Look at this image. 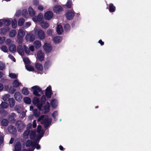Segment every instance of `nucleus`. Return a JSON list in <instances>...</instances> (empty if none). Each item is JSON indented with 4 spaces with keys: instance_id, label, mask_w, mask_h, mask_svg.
<instances>
[{
    "instance_id": "5",
    "label": "nucleus",
    "mask_w": 151,
    "mask_h": 151,
    "mask_svg": "<svg viewBox=\"0 0 151 151\" xmlns=\"http://www.w3.org/2000/svg\"><path fill=\"white\" fill-rule=\"evenodd\" d=\"M33 20L35 22H38L40 24L43 20V16L42 14L40 13L37 17H35L32 18Z\"/></svg>"
},
{
    "instance_id": "59",
    "label": "nucleus",
    "mask_w": 151,
    "mask_h": 151,
    "mask_svg": "<svg viewBox=\"0 0 151 151\" xmlns=\"http://www.w3.org/2000/svg\"><path fill=\"white\" fill-rule=\"evenodd\" d=\"M3 23L8 26L10 24L11 21L9 20H5L3 21Z\"/></svg>"
},
{
    "instance_id": "6",
    "label": "nucleus",
    "mask_w": 151,
    "mask_h": 151,
    "mask_svg": "<svg viewBox=\"0 0 151 151\" xmlns=\"http://www.w3.org/2000/svg\"><path fill=\"white\" fill-rule=\"evenodd\" d=\"M32 89L33 90V93L34 95L37 96H40L39 93L41 92V89L39 86H35L32 87Z\"/></svg>"
},
{
    "instance_id": "56",
    "label": "nucleus",
    "mask_w": 151,
    "mask_h": 151,
    "mask_svg": "<svg viewBox=\"0 0 151 151\" xmlns=\"http://www.w3.org/2000/svg\"><path fill=\"white\" fill-rule=\"evenodd\" d=\"M14 87H11L9 89V92L10 93L13 94L14 92H15L16 91V89L14 88Z\"/></svg>"
},
{
    "instance_id": "10",
    "label": "nucleus",
    "mask_w": 151,
    "mask_h": 151,
    "mask_svg": "<svg viewBox=\"0 0 151 151\" xmlns=\"http://www.w3.org/2000/svg\"><path fill=\"white\" fill-rule=\"evenodd\" d=\"M15 99L18 101H20L22 99V94L19 92H16L14 95Z\"/></svg>"
},
{
    "instance_id": "57",
    "label": "nucleus",
    "mask_w": 151,
    "mask_h": 151,
    "mask_svg": "<svg viewBox=\"0 0 151 151\" xmlns=\"http://www.w3.org/2000/svg\"><path fill=\"white\" fill-rule=\"evenodd\" d=\"M5 65L2 62L0 61V70H3L5 68Z\"/></svg>"
},
{
    "instance_id": "49",
    "label": "nucleus",
    "mask_w": 151,
    "mask_h": 151,
    "mask_svg": "<svg viewBox=\"0 0 151 151\" xmlns=\"http://www.w3.org/2000/svg\"><path fill=\"white\" fill-rule=\"evenodd\" d=\"M1 50L4 52H6L8 51V48L5 45H2L1 47Z\"/></svg>"
},
{
    "instance_id": "35",
    "label": "nucleus",
    "mask_w": 151,
    "mask_h": 151,
    "mask_svg": "<svg viewBox=\"0 0 151 151\" xmlns=\"http://www.w3.org/2000/svg\"><path fill=\"white\" fill-rule=\"evenodd\" d=\"M51 105L53 108H55L57 106V102L55 99H53L51 101Z\"/></svg>"
},
{
    "instance_id": "28",
    "label": "nucleus",
    "mask_w": 151,
    "mask_h": 151,
    "mask_svg": "<svg viewBox=\"0 0 151 151\" xmlns=\"http://www.w3.org/2000/svg\"><path fill=\"white\" fill-rule=\"evenodd\" d=\"M9 103L10 107H13L14 105L15 101L13 98H10L9 99Z\"/></svg>"
},
{
    "instance_id": "60",
    "label": "nucleus",
    "mask_w": 151,
    "mask_h": 151,
    "mask_svg": "<svg viewBox=\"0 0 151 151\" xmlns=\"http://www.w3.org/2000/svg\"><path fill=\"white\" fill-rule=\"evenodd\" d=\"M45 94L47 97H48L49 98H50L51 97V91H46Z\"/></svg>"
},
{
    "instance_id": "38",
    "label": "nucleus",
    "mask_w": 151,
    "mask_h": 151,
    "mask_svg": "<svg viewBox=\"0 0 151 151\" xmlns=\"http://www.w3.org/2000/svg\"><path fill=\"white\" fill-rule=\"evenodd\" d=\"M10 96L9 94H6L3 96L2 99L4 101H7L10 99Z\"/></svg>"
},
{
    "instance_id": "37",
    "label": "nucleus",
    "mask_w": 151,
    "mask_h": 151,
    "mask_svg": "<svg viewBox=\"0 0 151 151\" xmlns=\"http://www.w3.org/2000/svg\"><path fill=\"white\" fill-rule=\"evenodd\" d=\"M8 29V27H5V28H1L0 30V33L4 34L7 32Z\"/></svg>"
},
{
    "instance_id": "33",
    "label": "nucleus",
    "mask_w": 151,
    "mask_h": 151,
    "mask_svg": "<svg viewBox=\"0 0 151 151\" xmlns=\"http://www.w3.org/2000/svg\"><path fill=\"white\" fill-rule=\"evenodd\" d=\"M28 12L29 15L31 16H33L35 14V12L33 9L31 7H29L28 9Z\"/></svg>"
},
{
    "instance_id": "12",
    "label": "nucleus",
    "mask_w": 151,
    "mask_h": 151,
    "mask_svg": "<svg viewBox=\"0 0 151 151\" xmlns=\"http://www.w3.org/2000/svg\"><path fill=\"white\" fill-rule=\"evenodd\" d=\"M37 57L41 61H43L44 59V53L41 50H39L37 53Z\"/></svg>"
},
{
    "instance_id": "13",
    "label": "nucleus",
    "mask_w": 151,
    "mask_h": 151,
    "mask_svg": "<svg viewBox=\"0 0 151 151\" xmlns=\"http://www.w3.org/2000/svg\"><path fill=\"white\" fill-rule=\"evenodd\" d=\"M22 147L20 142H17L14 144L15 151H21Z\"/></svg>"
},
{
    "instance_id": "43",
    "label": "nucleus",
    "mask_w": 151,
    "mask_h": 151,
    "mask_svg": "<svg viewBox=\"0 0 151 151\" xmlns=\"http://www.w3.org/2000/svg\"><path fill=\"white\" fill-rule=\"evenodd\" d=\"M22 14L23 16L26 18H27L28 17V12L26 9H24L23 10Z\"/></svg>"
},
{
    "instance_id": "36",
    "label": "nucleus",
    "mask_w": 151,
    "mask_h": 151,
    "mask_svg": "<svg viewBox=\"0 0 151 151\" xmlns=\"http://www.w3.org/2000/svg\"><path fill=\"white\" fill-rule=\"evenodd\" d=\"M30 137L31 139H33L36 136V132L35 131L32 130H30Z\"/></svg>"
},
{
    "instance_id": "63",
    "label": "nucleus",
    "mask_w": 151,
    "mask_h": 151,
    "mask_svg": "<svg viewBox=\"0 0 151 151\" xmlns=\"http://www.w3.org/2000/svg\"><path fill=\"white\" fill-rule=\"evenodd\" d=\"M44 9V8L43 6L40 5L38 6V9L39 10L41 11H42Z\"/></svg>"
},
{
    "instance_id": "44",
    "label": "nucleus",
    "mask_w": 151,
    "mask_h": 151,
    "mask_svg": "<svg viewBox=\"0 0 151 151\" xmlns=\"http://www.w3.org/2000/svg\"><path fill=\"white\" fill-rule=\"evenodd\" d=\"M12 25L13 28H15L17 26V21L15 19H14L12 21Z\"/></svg>"
},
{
    "instance_id": "51",
    "label": "nucleus",
    "mask_w": 151,
    "mask_h": 151,
    "mask_svg": "<svg viewBox=\"0 0 151 151\" xmlns=\"http://www.w3.org/2000/svg\"><path fill=\"white\" fill-rule=\"evenodd\" d=\"M47 33L49 35H52L54 33V31L52 29H49L47 30Z\"/></svg>"
},
{
    "instance_id": "19",
    "label": "nucleus",
    "mask_w": 151,
    "mask_h": 151,
    "mask_svg": "<svg viewBox=\"0 0 151 151\" xmlns=\"http://www.w3.org/2000/svg\"><path fill=\"white\" fill-rule=\"evenodd\" d=\"M74 13L71 11H69L66 14L67 18L69 20H70L73 17Z\"/></svg>"
},
{
    "instance_id": "48",
    "label": "nucleus",
    "mask_w": 151,
    "mask_h": 151,
    "mask_svg": "<svg viewBox=\"0 0 151 151\" xmlns=\"http://www.w3.org/2000/svg\"><path fill=\"white\" fill-rule=\"evenodd\" d=\"M4 136V134L0 132V145L3 142Z\"/></svg>"
},
{
    "instance_id": "24",
    "label": "nucleus",
    "mask_w": 151,
    "mask_h": 151,
    "mask_svg": "<svg viewBox=\"0 0 151 151\" xmlns=\"http://www.w3.org/2000/svg\"><path fill=\"white\" fill-rule=\"evenodd\" d=\"M9 50L12 52H16V47L14 44H12L9 47Z\"/></svg>"
},
{
    "instance_id": "31",
    "label": "nucleus",
    "mask_w": 151,
    "mask_h": 151,
    "mask_svg": "<svg viewBox=\"0 0 151 151\" xmlns=\"http://www.w3.org/2000/svg\"><path fill=\"white\" fill-rule=\"evenodd\" d=\"M8 120L6 119H3L1 122V124L3 126H7L9 124Z\"/></svg>"
},
{
    "instance_id": "34",
    "label": "nucleus",
    "mask_w": 151,
    "mask_h": 151,
    "mask_svg": "<svg viewBox=\"0 0 151 151\" xmlns=\"http://www.w3.org/2000/svg\"><path fill=\"white\" fill-rule=\"evenodd\" d=\"M34 45L36 48H38L41 46V43L39 41H35L34 42Z\"/></svg>"
},
{
    "instance_id": "21",
    "label": "nucleus",
    "mask_w": 151,
    "mask_h": 151,
    "mask_svg": "<svg viewBox=\"0 0 151 151\" xmlns=\"http://www.w3.org/2000/svg\"><path fill=\"white\" fill-rule=\"evenodd\" d=\"M25 35L24 30L22 29H19L18 32L17 36L21 37H23Z\"/></svg>"
},
{
    "instance_id": "26",
    "label": "nucleus",
    "mask_w": 151,
    "mask_h": 151,
    "mask_svg": "<svg viewBox=\"0 0 151 151\" xmlns=\"http://www.w3.org/2000/svg\"><path fill=\"white\" fill-rule=\"evenodd\" d=\"M62 40V38L60 36L54 37L53 39L54 42L56 43L60 42Z\"/></svg>"
},
{
    "instance_id": "62",
    "label": "nucleus",
    "mask_w": 151,
    "mask_h": 151,
    "mask_svg": "<svg viewBox=\"0 0 151 151\" xmlns=\"http://www.w3.org/2000/svg\"><path fill=\"white\" fill-rule=\"evenodd\" d=\"M50 61L49 60L47 61L45 63L44 67L45 68H47L48 65H50Z\"/></svg>"
},
{
    "instance_id": "46",
    "label": "nucleus",
    "mask_w": 151,
    "mask_h": 151,
    "mask_svg": "<svg viewBox=\"0 0 151 151\" xmlns=\"http://www.w3.org/2000/svg\"><path fill=\"white\" fill-rule=\"evenodd\" d=\"M24 22V20L23 18H20L18 22V24L19 26H22Z\"/></svg>"
},
{
    "instance_id": "7",
    "label": "nucleus",
    "mask_w": 151,
    "mask_h": 151,
    "mask_svg": "<svg viewBox=\"0 0 151 151\" xmlns=\"http://www.w3.org/2000/svg\"><path fill=\"white\" fill-rule=\"evenodd\" d=\"M53 13L52 11H48L46 12L44 14V17L45 19L49 20L53 17Z\"/></svg>"
},
{
    "instance_id": "3",
    "label": "nucleus",
    "mask_w": 151,
    "mask_h": 151,
    "mask_svg": "<svg viewBox=\"0 0 151 151\" xmlns=\"http://www.w3.org/2000/svg\"><path fill=\"white\" fill-rule=\"evenodd\" d=\"M16 126L18 132H20L25 128V125L22 122L18 121L16 123Z\"/></svg>"
},
{
    "instance_id": "54",
    "label": "nucleus",
    "mask_w": 151,
    "mask_h": 151,
    "mask_svg": "<svg viewBox=\"0 0 151 151\" xmlns=\"http://www.w3.org/2000/svg\"><path fill=\"white\" fill-rule=\"evenodd\" d=\"M21 37L17 36V38L16 41L19 44H21L22 42V38Z\"/></svg>"
},
{
    "instance_id": "25",
    "label": "nucleus",
    "mask_w": 151,
    "mask_h": 151,
    "mask_svg": "<svg viewBox=\"0 0 151 151\" xmlns=\"http://www.w3.org/2000/svg\"><path fill=\"white\" fill-rule=\"evenodd\" d=\"M56 30L59 35H61L62 33L63 32V29L61 25L59 24L58 25Z\"/></svg>"
},
{
    "instance_id": "1",
    "label": "nucleus",
    "mask_w": 151,
    "mask_h": 151,
    "mask_svg": "<svg viewBox=\"0 0 151 151\" xmlns=\"http://www.w3.org/2000/svg\"><path fill=\"white\" fill-rule=\"evenodd\" d=\"M37 121L40 122L41 124H44L45 127L46 128L50 124L51 119H48L46 115H42L38 118Z\"/></svg>"
},
{
    "instance_id": "11",
    "label": "nucleus",
    "mask_w": 151,
    "mask_h": 151,
    "mask_svg": "<svg viewBox=\"0 0 151 151\" xmlns=\"http://www.w3.org/2000/svg\"><path fill=\"white\" fill-rule=\"evenodd\" d=\"M36 145V142H32L30 140H27L26 143V146L27 147L31 146L32 147H35Z\"/></svg>"
},
{
    "instance_id": "61",
    "label": "nucleus",
    "mask_w": 151,
    "mask_h": 151,
    "mask_svg": "<svg viewBox=\"0 0 151 151\" xmlns=\"http://www.w3.org/2000/svg\"><path fill=\"white\" fill-rule=\"evenodd\" d=\"M12 41L10 39H7L5 41V43L7 45H9L12 43Z\"/></svg>"
},
{
    "instance_id": "42",
    "label": "nucleus",
    "mask_w": 151,
    "mask_h": 151,
    "mask_svg": "<svg viewBox=\"0 0 151 151\" xmlns=\"http://www.w3.org/2000/svg\"><path fill=\"white\" fill-rule=\"evenodd\" d=\"M22 93L24 95H27L29 94V91L26 88L24 87L22 90Z\"/></svg>"
},
{
    "instance_id": "15",
    "label": "nucleus",
    "mask_w": 151,
    "mask_h": 151,
    "mask_svg": "<svg viewBox=\"0 0 151 151\" xmlns=\"http://www.w3.org/2000/svg\"><path fill=\"white\" fill-rule=\"evenodd\" d=\"M37 132L40 134V137L39 139L42 137L44 134V132L43 130L42 129V127L40 125H38L37 128Z\"/></svg>"
},
{
    "instance_id": "30",
    "label": "nucleus",
    "mask_w": 151,
    "mask_h": 151,
    "mask_svg": "<svg viewBox=\"0 0 151 151\" xmlns=\"http://www.w3.org/2000/svg\"><path fill=\"white\" fill-rule=\"evenodd\" d=\"M21 84V83L19 82L17 80H14L12 83L13 86L15 88L18 87Z\"/></svg>"
},
{
    "instance_id": "14",
    "label": "nucleus",
    "mask_w": 151,
    "mask_h": 151,
    "mask_svg": "<svg viewBox=\"0 0 151 151\" xmlns=\"http://www.w3.org/2000/svg\"><path fill=\"white\" fill-rule=\"evenodd\" d=\"M8 130L9 133L13 134H14L16 131L15 127L12 125H10L8 127Z\"/></svg>"
},
{
    "instance_id": "4",
    "label": "nucleus",
    "mask_w": 151,
    "mask_h": 151,
    "mask_svg": "<svg viewBox=\"0 0 151 151\" xmlns=\"http://www.w3.org/2000/svg\"><path fill=\"white\" fill-rule=\"evenodd\" d=\"M39 100L37 97H35L32 100L33 103L37 106V108L40 110H41L42 107V104L39 103Z\"/></svg>"
},
{
    "instance_id": "27",
    "label": "nucleus",
    "mask_w": 151,
    "mask_h": 151,
    "mask_svg": "<svg viewBox=\"0 0 151 151\" xmlns=\"http://www.w3.org/2000/svg\"><path fill=\"white\" fill-rule=\"evenodd\" d=\"M14 110L19 113H20L22 110V108L21 105H16L14 107Z\"/></svg>"
},
{
    "instance_id": "40",
    "label": "nucleus",
    "mask_w": 151,
    "mask_h": 151,
    "mask_svg": "<svg viewBox=\"0 0 151 151\" xmlns=\"http://www.w3.org/2000/svg\"><path fill=\"white\" fill-rule=\"evenodd\" d=\"M26 69L29 71H32L34 70V67L31 65H25Z\"/></svg>"
},
{
    "instance_id": "23",
    "label": "nucleus",
    "mask_w": 151,
    "mask_h": 151,
    "mask_svg": "<svg viewBox=\"0 0 151 151\" xmlns=\"http://www.w3.org/2000/svg\"><path fill=\"white\" fill-rule=\"evenodd\" d=\"M47 104L44 106L43 107V112L45 114H47L49 111L50 105L49 103H47Z\"/></svg>"
},
{
    "instance_id": "39",
    "label": "nucleus",
    "mask_w": 151,
    "mask_h": 151,
    "mask_svg": "<svg viewBox=\"0 0 151 151\" xmlns=\"http://www.w3.org/2000/svg\"><path fill=\"white\" fill-rule=\"evenodd\" d=\"M9 105L7 103L3 102L0 104V106L3 108H6Z\"/></svg>"
},
{
    "instance_id": "58",
    "label": "nucleus",
    "mask_w": 151,
    "mask_h": 151,
    "mask_svg": "<svg viewBox=\"0 0 151 151\" xmlns=\"http://www.w3.org/2000/svg\"><path fill=\"white\" fill-rule=\"evenodd\" d=\"M71 1H70L69 0L67 2L66 6L68 8H70L71 6Z\"/></svg>"
},
{
    "instance_id": "29",
    "label": "nucleus",
    "mask_w": 151,
    "mask_h": 151,
    "mask_svg": "<svg viewBox=\"0 0 151 151\" xmlns=\"http://www.w3.org/2000/svg\"><path fill=\"white\" fill-rule=\"evenodd\" d=\"M36 68L38 70L42 71L43 70V67L42 65L39 63H37L35 65Z\"/></svg>"
},
{
    "instance_id": "55",
    "label": "nucleus",
    "mask_w": 151,
    "mask_h": 151,
    "mask_svg": "<svg viewBox=\"0 0 151 151\" xmlns=\"http://www.w3.org/2000/svg\"><path fill=\"white\" fill-rule=\"evenodd\" d=\"M24 50L25 53L27 54H29V53L30 52V50L29 48H28L25 45H24Z\"/></svg>"
},
{
    "instance_id": "45",
    "label": "nucleus",
    "mask_w": 151,
    "mask_h": 151,
    "mask_svg": "<svg viewBox=\"0 0 151 151\" xmlns=\"http://www.w3.org/2000/svg\"><path fill=\"white\" fill-rule=\"evenodd\" d=\"M33 113L35 116L37 117L40 114V112L36 109H35L33 111Z\"/></svg>"
},
{
    "instance_id": "16",
    "label": "nucleus",
    "mask_w": 151,
    "mask_h": 151,
    "mask_svg": "<svg viewBox=\"0 0 151 151\" xmlns=\"http://www.w3.org/2000/svg\"><path fill=\"white\" fill-rule=\"evenodd\" d=\"M62 7L60 5H56L53 8V11L56 13L60 12L62 10Z\"/></svg>"
},
{
    "instance_id": "17",
    "label": "nucleus",
    "mask_w": 151,
    "mask_h": 151,
    "mask_svg": "<svg viewBox=\"0 0 151 151\" xmlns=\"http://www.w3.org/2000/svg\"><path fill=\"white\" fill-rule=\"evenodd\" d=\"M17 51L18 53L21 55L24 54V50L21 45H19L17 47Z\"/></svg>"
},
{
    "instance_id": "8",
    "label": "nucleus",
    "mask_w": 151,
    "mask_h": 151,
    "mask_svg": "<svg viewBox=\"0 0 151 151\" xmlns=\"http://www.w3.org/2000/svg\"><path fill=\"white\" fill-rule=\"evenodd\" d=\"M25 38L27 41L32 42L35 40V36L32 34L29 33L27 34Z\"/></svg>"
},
{
    "instance_id": "64",
    "label": "nucleus",
    "mask_w": 151,
    "mask_h": 151,
    "mask_svg": "<svg viewBox=\"0 0 151 151\" xmlns=\"http://www.w3.org/2000/svg\"><path fill=\"white\" fill-rule=\"evenodd\" d=\"M14 62H15V59L14 57L11 55H9L8 56Z\"/></svg>"
},
{
    "instance_id": "53",
    "label": "nucleus",
    "mask_w": 151,
    "mask_h": 151,
    "mask_svg": "<svg viewBox=\"0 0 151 151\" xmlns=\"http://www.w3.org/2000/svg\"><path fill=\"white\" fill-rule=\"evenodd\" d=\"M9 76L12 78H17V75L14 73H11L9 74Z\"/></svg>"
},
{
    "instance_id": "20",
    "label": "nucleus",
    "mask_w": 151,
    "mask_h": 151,
    "mask_svg": "<svg viewBox=\"0 0 151 151\" xmlns=\"http://www.w3.org/2000/svg\"><path fill=\"white\" fill-rule=\"evenodd\" d=\"M30 132V130L28 129L25 130L23 133V137L24 139H27L28 138Z\"/></svg>"
},
{
    "instance_id": "18",
    "label": "nucleus",
    "mask_w": 151,
    "mask_h": 151,
    "mask_svg": "<svg viewBox=\"0 0 151 151\" xmlns=\"http://www.w3.org/2000/svg\"><path fill=\"white\" fill-rule=\"evenodd\" d=\"M16 114L14 113H12L9 116V119L12 123H14L15 122L14 118L16 117Z\"/></svg>"
},
{
    "instance_id": "50",
    "label": "nucleus",
    "mask_w": 151,
    "mask_h": 151,
    "mask_svg": "<svg viewBox=\"0 0 151 151\" xmlns=\"http://www.w3.org/2000/svg\"><path fill=\"white\" fill-rule=\"evenodd\" d=\"M115 7L114 6L113 4H111L109 5V11L111 12H113L115 11Z\"/></svg>"
},
{
    "instance_id": "2",
    "label": "nucleus",
    "mask_w": 151,
    "mask_h": 151,
    "mask_svg": "<svg viewBox=\"0 0 151 151\" xmlns=\"http://www.w3.org/2000/svg\"><path fill=\"white\" fill-rule=\"evenodd\" d=\"M34 32L40 39L43 40L45 38V34L44 32L42 29L35 27L34 29Z\"/></svg>"
},
{
    "instance_id": "47",
    "label": "nucleus",
    "mask_w": 151,
    "mask_h": 151,
    "mask_svg": "<svg viewBox=\"0 0 151 151\" xmlns=\"http://www.w3.org/2000/svg\"><path fill=\"white\" fill-rule=\"evenodd\" d=\"M23 61L25 64H29L30 63V62L29 58L27 57H25L23 58Z\"/></svg>"
},
{
    "instance_id": "22",
    "label": "nucleus",
    "mask_w": 151,
    "mask_h": 151,
    "mask_svg": "<svg viewBox=\"0 0 151 151\" xmlns=\"http://www.w3.org/2000/svg\"><path fill=\"white\" fill-rule=\"evenodd\" d=\"M40 26L43 29H46L49 27V23L44 20L40 23Z\"/></svg>"
},
{
    "instance_id": "52",
    "label": "nucleus",
    "mask_w": 151,
    "mask_h": 151,
    "mask_svg": "<svg viewBox=\"0 0 151 151\" xmlns=\"http://www.w3.org/2000/svg\"><path fill=\"white\" fill-rule=\"evenodd\" d=\"M65 30L67 32L70 29V26L68 24H66L64 26Z\"/></svg>"
},
{
    "instance_id": "9",
    "label": "nucleus",
    "mask_w": 151,
    "mask_h": 151,
    "mask_svg": "<svg viewBox=\"0 0 151 151\" xmlns=\"http://www.w3.org/2000/svg\"><path fill=\"white\" fill-rule=\"evenodd\" d=\"M43 47L44 50L47 52H49L52 50V47L51 45L47 43L44 44L43 46Z\"/></svg>"
},
{
    "instance_id": "32",
    "label": "nucleus",
    "mask_w": 151,
    "mask_h": 151,
    "mask_svg": "<svg viewBox=\"0 0 151 151\" xmlns=\"http://www.w3.org/2000/svg\"><path fill=\"white\" fill-rule=\"evenodd\" d=\"M17 32L16 30L14 29L11 30L9 33V36L11 37H14L16 35Z\"/></svg>"
},
{
    "instance_id": "41",
    "label": "nucleus",
    "mask_w": 151,
    "mask_h": 151,
    "mask_svg": "<svg viewBox=\"0 0 151 151\" xmlns=\"http://www.w3.org/2000/svg\"><path fill=\"white\" fill-rule=\"evenodd\" d=\"M24 101L25 103L28 104H30L31 102V100L28 97H25L24 99Z\"/></svg>"
}]
</instances>
